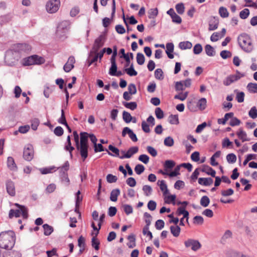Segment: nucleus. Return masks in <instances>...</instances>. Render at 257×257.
<instances>
[{
	"label": "nucleus",
	"mask_w": 257,
	"mask_h": 257,
	"mask_svg": "<svg viewBox=\"0 0 257 257\" xmlns=\"http://www.w3.org/2000/svg\"><path fill=\"white\" fill-rule=\"evenodd\" d=\"M200 204L204 207H206L208 206L210 203V199L207 196H203L200 199Z\"/></svg>",
	"instance_id": "ea45409f"
},
{
	"label": "nucleus",
	"mask_w": 257,
	"mask_h": 257,
	"mask_svg": "<svg viewBox=\"0 0 257 257\" xmlns=\"http://www.w3.org/2000/svg\"><path fill=\"white\" fill-rule=\"evenodd\" d=\"M184 244L186 247H191L193 251L198 250L201 246L200 242L196 240L189 239L184 242Z\"/></svg>",
	"instance_id": "9b49d317"
},
{
	"label": "nucleus",
	"mask_w": 257,
	"mask_h": 257,
	"mask_svg": "<svg viewBox=\"0 0 257 257\" xmlns=\"http://www.w3.org/2000/svg\"><path fill=\"white\" fill-rule=\"evenodd\" d=\"M206 99L205 98H202L197 102V108L201 110H204L206 106Z\"/></svg>",
	"instance_id": "72a5a7b5"
},
{
	"label": "nucleus",
	"mask_w": 257,
	"mask_h": 257,
	"mask_svg": "<svg viewBox=\"0 0 257 257\" xmlns=\"http://www.w3.org/2000/svg\"><path fill=\"white\" fill-rule=\"evenodd\" d=\"M192 46V43L189 41L181 42L179 44V48L182 50L191 49Z\"/></svg>",
	"instance_id": "c9c22d12"
},
{
	"label": "nucleus",
	"mask_w": 257,
	"mask_h": 257,
	"mask_svg": "<svg viewBox=\"0 0 257 257\" xmlns=\"http://www.w3.org/2000/svg\"><path fill=\"white\" fill-rule=\"evenodd\" d=\"M15 205L18 208L17 209H11L9 212V216L10 218L13 217H18L22 215L24 218H27L28 216V210L25 206L15 203Z\"/></svg>",
	"instance_id": "20e7f679"
},
{
	"label": "nucleus",
	"mask_w": 257,
	"mask_h": 257,
	"mask_svg": "<svg viewBox=\"0 0 257 257\" xmlns=\"http://www.w3.org/2000/svg\"><path fill=\"white\" fill-rule=\"evenodd\" d=\"M213 182V179L211 178H199L198 179V183L205 186L211 185Z\"/></svg>",
	"instance_id": "aec40b11"
},
{
	"label": "nucleus",
	"mask_w": 257,
	"mask_h": 257,
	"mask_svg": "<svg viewBox=\"0 0 257 257\" xmlns=\"http://www.w3.org/2000/svg\"><path fill=\"white\" fill-rule=\"evenodd\" d=\"M237 41L241 49L247 53H250L253 49V46L249 35L246 33L240 34L237 38Z\"/></svg>",
	"instance_id": "7ed1b4c3"
},
{
	"label": "nucleus",
	"mask_w": 257,
	"mask_h": 257,
	"mask_svg": "<svg viewBox=\"0 0 257 257\" xmlns=\"http://www.w3.org/2000/svg\"><path fill=\"white\" fill-rule=\"evenodd\" d=\"M117 71V65L116 63H111V67L109 68V74L111 76H114Z\"/></svg>",
	"instance_id": "5fc2aeb1"
},
{
	"label": "nucleus",
	"mask_w": 257,
	"mask_h": 257,
	"mask_svg": "<svg viewBox=\"0 0 257 257\" xmlns=\"http://www.w3.org/2000/svg\"><path fill=\"white\" fill-rule=\"evenodd\" d=\"M89 134L86 132H81L80 134L79 145H88V139Z\"/></svg>",
	"instance_id": "393cba45"
},
{
	"label": "nucleus",
	"mask_w": 257,
	"mask_h": 257,
	"mask_svg": "<svg viewBox=\"0 0 257 257\" xmlns=\"http://www.w3.org/2000/svg\"><path fill=\"white\" fill-rule=\"evenodd\" d=\"M7 191L11 196H14L16 194L15 186L12 181H8L6 183Z\"/></svg>",
	"instance_id": "dca6fc26"
},
{
	"label": "nucleus",
	"mask_w": 257,
	"mask_h": 257,
	"mask_svg": "<svg viewBox=\"0 0 257 257\" xmlns=\"http://www.w3.org/2000/svg\"><path fill=\"white\" fill-rule=\"evenodd\" d=\"M75 62V58L73 56H70L68 58L67 63L64 65L63 69L66 72H70L74 67V64Z\"/></svg>",
	"instance_id": "4468645a"
},
{
	"label": "nucleus",
	"mask_w": 257,
	"mask_h": 257,
	"mask_svg": "<svg viewBox=\"0 0 257 257\" xmlns=\"http://www.w3.org/2000/svg\"><path fill=\"white\" fill-rule=\"evenodd\" d=\"M137 62L139 65H142L144 64L145 60L144 55L141 53H138L137 54Z\"/></svg>",
	"instance_id": "c03bdc74"
},
{
	"label": "nucleus",
	"mask_w": 257,
	"mask_h": 257,
	"mask_svg": "<svg viewBox=\"0 0 257 257\" xmlns=\"http://www.w3.org/2000/svg\"><path fill=\"white\" fill-rule=\"evenodd\" d=\"M123 105L127 108H129L132 110H134L137 107V104L136 102H123Z\"/></svg>",
	"instance_id": "4c0bfd02"
},
{
	"label": "nucleus",
	"mask_w": 257,
	"mask_h": 257,
	"mask_svg": "<svg viewBox=\"0 0 257 257\" xmlns=\"http://www.w3.org/2000/svg\"><path fill=\"white\" fill-rule=\"evenodd\" d=\"M165 196V202L168 204H170L172 202H174L176 199L175 195H170L168 196Z\"/></svg>",
	"instance_id": "13d9d810"
},
{
	"label": "nucleus",
	"mask_w": 257,
	"mask_h": 257,
	"mask_svg": "<svg viewBox=\"0 0 257 257\" xmlns=\"http://www.w3.org/2000/svg\"><path fill=\"white\" fill-rule=\"evenodd\" d=\"M45 62V60L43 57L37 55H34L23 59L22 60V64L24 66L41 65L44 63Z\"/></svg>",
	"instance_id": "39448f33"
},
{
	"label": "nucleus",
	"mask_w": 257,
	"mask_h": 257,
	"mask_svg": "<svg viewBox=\"0 0 257 257\" xmlns=\"http://www.w3.org/2000/svg\"><path fill=\"white\" fill-rule=\"evenodd\" d=\"M122 118L124 121L126 123L130 122L132 120V116L131 114L125 111H124L122 113Z\"/></svg>",
	"instance_id": "37998d69"
},
{
	"label": "nucleus",
	"mask_w": 257,
	"mask_h": 257,
	"mask_svg": "<svg viewBox=\"0 0 257 257\" xmlns=\"http://www.w3.org/2000/svg\"><path fill=\"white\" fill-rule=\"evenodd\" d=\"M105 41V36L104 34H101L97 38L94 42L91 50L90 52V57L93 55V53H97L99 49L102 47Z\"/></svg>",
	"instance_id": "0eeeda50"
},
{
	"label": "nucleus",
	"mask_w": 257,
	"mask_h": 257,
	"mask_svg": "<svg viewBox=\"0 0 257 257\" xmlns=\"http://www.w3.org/2000/svg\"><path fill=\"white\" fill-rule=\"evenodd\" d=\"M248 90L251 93H257V84L249 83L247 85Z\"/></svg>",
	"instance_id": "a19ab883"
},
{
	"label": "nucleus",
	"mask_w": 257,
	"mask_h": 257,
	"mask_svg": "<svg viewBox=\"0 0 257 257\" xmlns=\"http://www.w3.org/2000/svg\"><path fill=\"white\" fill-rule=\"evenodd\" d=\"M165 223L163 220L159 219L155 223V227L157 229L161 230L164 227Z\"/></svg>",
	"instance_id": "774afa93"
},
{
	"label": "nucleus",
	"mask_w": 257,
	"mask_h": 257,
	"mask_svg": "<svg viewBox=\"0 0 257 257\" xmlns=\"http://www.w3.org/2000/svg\"><path fill=\"white\" fill-rule=\"evenodd\" d=\"M34 156V148L31 144H27L24 148L23 158L28 161H31Z\"/></svg>",
	"instance_id": "9d476101"
},
{
	"label": "nucleus",
	"mask_w": 257,
	"mask_h": 257,
	"mask_svg": "<svg viewBox=\"0 0 257 257\" xmlns=\"http://www.w3.org/2000/svg\"><path fill=\"white\" fill-rule=\"evenodd\" d=\"M124 71L130 76H135L138 74V72L134 69L133 63L130 65L129 68H125Z\"/></svg>",
	"instance_id": "cd10ccee"
},
{
	"label": "nucleus",
	"mask_w": 257,
	"mask_h": 257,
	"mask_svg": "<svg viewBox=\"0 0 257 257\" xmlns=\"http://www.w3.org/2000/svg\"><path fill=\"white\" fill-rule=\"evenodd\" d=\"M69 23L66 21H63L58 25L56 35L59 38L64 39L66 38V34L69 29Z\"/></svg>",
	"instance_id": "423d86ee"
},
{
	"label": "nucleus",
	"mask_w": 257,
	"mask_h": 257,
	"mask_svg": "<svg viewBox=\"0 0 257 257\" xmlns=\"http://www.w3.org/2000/svg\"><path fill=\"white\" fill-rule=\"evenodd\" d=\"M240 76L238 75H230L227 76L223 82V83L225 86H228L232 83L237 81L240 79Z\"/></svg>",
	"instance_id": "2eb2a0df"
},
{
	"label": "nucleus",
	"mask_w": 257,
	"mask_h": 257,
	"mask_svg": "<svg viewBox=\"0 0 257 257\" xmlns=\"http://www.w3.org/2000/svg\"><path fill=\"white\" fill-rule=\"evenodd\" d=\"M158 185L160 186V188L163 192L164 196H166L169 194V190L164 180L158 181Z\"/></svg>",
	"instance_id": "5701e85b"
},
{
	"label": "nucleus",
	"mask_w": 257,
	"mask_h": 257,
	"mask_svg": "<svg viewBox=\"0 0 257 257\" xmlns=\"http://www.w3.org/2000/svg\"><path fill=\"white\" fill-rule=\"evenodd\" d=\"M187 108L189 110L195 112L197 110V102L195 98H192L187 103Z\"/></svg>",
	"instance_id": "a211bd4d"
},
{
	"label": "nucleus",
	"mask_w": 257,
	"mask_h": 257,
	"mask_svg": "<svg viewBox=\"0 0 257 257\" xmlns=\"http://www.w3.org/2000/svg\"><path fill=\"white\" fill-rule=\"evenodd\" d=\"M219 13L222 18H227L228 17L229 13L227 10L223 7H220L219 10Z\"/></svg>",
	"instance_id": "8fccbe9b"
},
{
	"label": "nucleus",
	"mask_w": 257,
	"mask_h": 257,
	"mask_svg": "<svg viewBox=\"0 0 257 257\" xmlns=\"http://www.w3.org/2000/svg\"><path fill=\"white\" fill-rule=\"evenodd\" d=\"M15 234L13 231L3 232L0 234V247L5 249L12 248L15 243Z\"/></svg>",
	"instance_id": "f03ea898"
},
{
	"label": "nucleus",
	"mask_w": 257,
	"mask_h": 257,
	"mask_svg": "<svg viewBox=\"0 0 257 257\" xmlns=\"http://www.w3.org/2000/svg\"><path fill=\"white\" fill-rule=\"evenodd\" d=\"M4 257H21V254L19 251L11 250L8 251Z\"/></svg>",
	"instance_id": "58836bf2"
},
{
	"label": "nucleus",
	"mask_w": 257,
	"mask_h": 257,
	"mask_svg": "<svg viewBox=\"0 0 257 257\" xmlns=\"http://www.w3.org/2000/svg\"><path fill=\"white\" fill-rule=\"evenodd\" d=\"M43 228L44 229V233L45 235L48 236L50 235L52 232L53 231V228L52 226L47 224H45L43 225Z\"/></svg>",
	"instance_id": "f704fd0d"
},
{
	"label": "nucleus",
	"mask_w": 257,
	"mask_h": 257,
	"mask_svg": "<svg viewBox=\"0 0 257 257\" xmlns=\"http://www.w3.org/2000/svg\"><path fill=\"white\" fill-rule=\"evenodd\" d=\"M155 114L158 119H161L164 117V112L160 107H157L156 108Z\"/></svg>",
	"instance_id": "69168bd1"
},
{
	"label": "nucleus",
	"mask_w": 257,
	"mask_h": 257,
	"mask_svg": "<svg viewBox=\"0 0 257 257\" xmlns=\"http://www.w3.org/2000/svg\"><path fill=\"white\" fill-rule=\"evenodd\" d=\"M218 20L214 17L211 18L209 23V30L213 31L216 30L218 26Z\"/></svg>",
	"instance_id": "412c9836"
},
{
	"label": "nucleus",
	"mask_w": 257,
	"mask_h": 257,
	"mask_svg": "<svg viewBox=\"0 0 257 257\" xmlns=\"http://www.w3.org/2000/svg\"><path fill=\"white\" fill-rule=\"evenodd\" d=\"M177 213L178 215H183L184 218H186V221L188 222L189 212L185 209L184 207H179L177 210Z\"/></svg>",
	"instance_id": "c85d7f7f"
},
{
	"label": "nucleus",
	"mask_w": 257,
	"mask_h": 257,
	"mask_svg": "<svg viewBox=\"0 0 257 257\" xmlns=\"http://www.w3.org/2000/svg\"><path fill=\"white\" fill-rule=\"evenodd\" d=\"M175 89L176 91H182L185 89L183 81H178L175 84Z\"/></svg>",
	"instance_id": "338daca9"
},
{
	"label": "nucleus",
	"mask_w": 257,
	"mask_h": 257,
	"mask_svg": "<svg viewBox=\"0 0 257 257\" xmlns=\"http://www.w3.org/2000/svg\"><path fill=\"white\" fill-rule=\"evenodd\" d=\"M7 165L8 168L12 170H15L17 169V166L15 163L14 159L11 157H9L8 158Z\"/></svg>",
	"instance_id": "7c9ffc66"
},
{
	"label": "nucleus",
	"mask_w": 257,
	"mask_h": 257,
	"mask_svg": "<svg viewBox=\"0 0 257 257\" xmlns=\"http://www.w3.org/2000/svg\"><path fill=\"white\" fill-rule=\"evenodd\" d=\"M236 135L242 142L248 141L249 140L247 137L246 133L241 128L239 129L238 131L236 133Z\"/></svg>",
	"instance_id": "b1692460"
},
{
	"label": "nucleus",
	"mask_w": 257,
	"mask_h": 257,
	"mask_svg": "<svg viewBox=\"0 0 257 257\" xmlns=\"http://www.w3.org/2000/svg\"><path fill=\"white\" fill-rule=\"evenodd\" d=\"M39 120L38 118H35L32 119L31 120V127L32 128L36 131L37 129V127L39 124Z\"/></svg>",
	"instance_id": "e2e57ef3"
},
{
	"label": "nucleus",
	"mask_w": 257,
	"mask_h": 257,
	"mask_svg": "<svg viewBox=\"0 0 257 257\" xmlns=\"http://www.w3.org/2000/svg\"><path fill=\"white\" fill-rule=\"evenodd\" d=\"M248 115L253 119H255L257 117V109L255 106H253L251 108L248 112Z\"/></svg>",
	"instance_id": "864d4df0"
},
{
	"label": "nucleus",
	"mask_w": 257,
	"mask_h": 257,
	"mask_svg": "<svg viewBox=\"0 0 257 257\" xmlns=\"http://www.w3.org/2000/svg\"><path fill=\"white\" fill-rule=\"evenodd\" d=\"M129 242L127 243V246L130 248H133L136 246V238L135 235L134 234H131L128 236L127 237Z\"/></svg>",
	"instance_id": "2f4dec72"
},
{
	"label": "nucleus",
	"mask_w": 257,
	"mask_h": 257,
	"mask_svg": "<svg viewBox=\"0 0 257 257\" xmlns=\"http://www.w3.org/2000/svg\"><path fill=\"white\" fill-rule=\"evenodd\" d=\"M175 8L178 14L182 15L184 13L185 7L182 3L177 4Z\"/></svg>",
	"instance_id": "052dcab7"
},
{
	"label": "nucleus",
	"mask_w": 257,
	"mask_h": 257,
	"mask_svg": "<svg viewBox=\"0 0 257 257\" xmlns=\"http://www.w3.org/2000/svg\"><path fill=\"white\" fill-rule=\"evenodd\" d=\"M155 78L159 80H162L164 78L163 72L161 69H157L155 71Z\"/></svg>",
	"instance_id": "de8ad7c7"
},
{
	"label": "nucleus",
	"mask_w": 257,
	"mask_h": 257,
	"mask_svg": "<svg viewBox=\"0 0 257 257\" xmlns=\"http://www.w3.org/2000/svg\"><path fill=\"white\" fill-rule=\"evenodd\" d=\"M227 257H240L238 252L231 249L227 250L225 252Z\"/></svg>",
	"instance_id": "e433bc0d"
},
{
	"label": "nucleus",
	"mask_w": 257,
	"mask_h": 257,
	"mask_svg": "<svg viewBox=\"0 0 257 257\" xmlns=\"http://www.w3.org/2000/svg\"><path fill=\"white\" fill-rule=\"evenodd\" d=\"M69 168V164L68 161L65 162L64 165L61 167L60 170V175L62 182L66 186H68L70 183V180L68 178L67 173Z\"/></svg>",
	"instance_id": "6e6552de"
},
{
	"label": "nucleus",
	"mask_w": 257,
	"mask_h": 257,
	"mask_svg": "<svg viewBox=\"0 0 257 257\" xmlns=\"http://www.w3.org/2000/svg\"><path fill=\"white\" fill-rule=\"evenodd\" d=\"M174 51V45L172 43H168L166 44V53L170 59H173L174 55L172 54Z\"/></svg>",
	"instance_id": "4be33fe9"
},
{
	"label": "nucleus",
	"mask_w": 257,
	"mask_h": 257,
	"mask_svg": "<svg viewBox=\"0 0 257 257\" xmlns=\"http://www.w3.org/2000/svg\"><path fill=\"white\" fill-rule=\"evenodd\" d=\"M169 121L171 124H177L179 123L178 117L176 115H171L169 117Z\"/></svg>",
	"instance_id": "49530a36"
},
{
	"label": "nucleus",
	"mask_w": 257,
	"mask_h": 257,
	"mask_svg": "<svg viewBox=\"0 0 257 257\" xmlns=\"http://www.w3.org/2000/svg\"><path fill=\"white\" fill-rule=\"evenodd\" d=\"M120 195V190L119 189H113L110 193V199L113 202H116L117 200V197Z\"/></svg>",
	"instance_id": "bb28decb"
},
{
	"label": "nucleus",
	"mask_w": 257,
	"mask_h": 257,
	"mask_svg": "<svg viewBox=\"0 0 257 257\" xmlns=\"http://www.w3.org/2000/svg\"><path fill=\"white\" fill-rule=\"evenodd\" d=\"M99 241L96 238L95 236L92 238L91 244L95 250H98L99 248Z\"/></svg>",
	"instance_id": "603ef678"
},
{
	"label": "nucleus",
	"mask_w": 257,
	"mask_h": 257,
	"mask_svg": "<svg viewBox=\"0 0 257 257\" xmlns=\"http://www.w3.org/2000/svg\"><path fill=\"white\" fill-rule=\"evenodd\" d=\"M232 233L229 230H227L225 231L223 235L221 238V242L222 244H225L227 241L232 237Z\"/></svg>",
	"instance_id": "a878e982"
},
{
	"label": "nucleus",
	"mask_w": 257,
	"mask_h": 257,
	"mask_svg": "<svg viewBox=\"0 0 257 257\" xmlns=\"http://www.w3.org/2000/svg\"><path fill=\"white\" fill-rule=\"evenodd\" d=\"M226 160L229 163H234L236 161V157L233 153L229 154L226 156Z\"/></svg>",
	"instance_id": "09e8293b"
},
{
	"label": "nucleus",
	"mask_w": 257,
	"mask_h": 257,
	"mask_svg": "<svg viewBox=\"0 0 257 257\" xmlns=\"http://www.w3.org/2000/svg\"><path fill=\"white\" fill-rule=\"evenodd\" d=\"M158 14L157 8L151 9L148 12V17L149 19H154Z\"/></svg>",
	"instance_id": "79ce46f5"
},
{
	"label": "nucleus",
	"mask_w": 257,
	"mask_h": 257,
	"mask_svg": "<svg viewBox=\"0 0 257 257\" xmlns=\"http://www.w3.org/2000/svg\"><path fill=\"white\" fill-rule=\"evenodd\" d=\"M144 170L145 167L143 165L141 164L137 165L135 168V171L138 175L142 174L144 171Z\"/></svg>",
	"instance_id": "bf43d9fd"
},
{
	"label": "nucleus",
	"mask_w": 257,
	"mask_h": 257,
	"mask_svg": "<svg viewBox=\"0 0 257 257\" xmlns=\"http://www.w3.org/2000/svg\"><path fill=\"white\" fill-rule=\"evenodd\" d=\"M249 15V11L248 9H244L239 13V17L242 19H246Z\"/></svg>",
	"instance_id": "6e6d98bb"
},
{
	"label": "nucleus",
	"mask_w": 257,
	"mask_h": 257,
	"mask_svg": "<svg viewBox=\"0 0 257 257\" xmlns=\"http://www.w3.org/2000/svg\"><path fill=\"white\" fill-rule=\"evenodd\" d=\"M128 91L131 95L135 94L137 93V88L136 85L131 83L128 86Z\"/></svg>",
	"instance_id": "4d7b16f0"
},
{
	"label": "nucleus",
	"mask_w": 257,
	"mask_h": 257,
	"mask_svg": "<svg viewBox=\"0 0 257 257\" xmlns=\"http://www.w3.org/2000/svg\"><path fill=\"white\" fill-rule=\"evenodd\" d=\"M164 145L167 147H172L174 145V140L171 137H168L164 140Z\"/></svg>",
	"instance_id": "3c124183"
},
{
	"label": "nucleus",
	"mask_w": 257,
	"mask_h": 257,
	"mask_svg": "<svg viewBox=\"0 0 257 257\" xmlns=\"http://www.w3.org/2000/svg\"><path fill=\"white\" fill-rule=\"evenodd\" d=\"M75 145L77 150L80 153L83 161H84L88 157V145H79V143H78Z\"/></svg>",
	"instance_id": "f8f14e48"
},
{
	"label": "nucleus",
	"mask_w": 257,
	"mask_h": 257,
	"mask_svg": "<svg viewBox=\"0 0 257 257\" xmlns=\"http://www.w3.org/2000/svg\"><path fill=\"white\" fill-rule=\"evenodd\" d=\"M202 51V47L201 44H197L193 48V52L195 54H199Z\"/></svg>",
	"instance_id": "0e129e2a"
},
{
	"label": "nucleus",
	"mask_w": 257,
	"mask_h": 257,
	"mask_svg": "<svg viewBox=\"0 0 257 257\" xmlns=\"http://www.w3.org/2000/svg\"><path fill=\"white\" fill-rule=\"evenodd\" d=\"M142 189L145 195L147 196H150L152 194L153 191L152 187L150 186L147 185H144Z\"/></svg>",
	"instance_id": "a18cd8bd"
},
{
	"label": "nucleus",
	"mask_w": 257,
	"mask_h": 257,
	"mask_svg": "<svg viewBox=\"0 0 257 257\" xmlns=\"http://www.w3.org/2000/svg\"><path fill=\"white\" fill-rule=\"evenodd\" d=\"M108 149H109V150H110V151H111L112 153H114V154H112L108 150H107V149H105V151L107 152V154L109 155L112 156L117 157L119 158V157H120L119 156V150L117 148L114 147V146H113L111 145H110L108 146Z\"/></svg>",
	"instance_id": "6ab92c4d"
},
{
	"label": "nucleus",
	"mask_w": 257,
	"mask_h": 257,
	"mask_svg": "<svg viewBox=\"0 0 257 257\" xmlns=\"http://www.w3.org/2000/svg\"><path fill=\"white\" fill-rule=\"evenodd\" d=\"M139 151V148L137 147H133L130 148L126 154L124 155H122L119 157V158L121 159H123L124 158H130L134 154L137 153Z\"/></svg>",
	"instance_id": "f3484780"
},
{
	"label": "nucleus",
	"mask_w": 257,
	"mask_h": 257,
	"mask_svg": "<svg viewBox=\"0 0 257 257\" xmlns=\"http://www.w3.org/2000/svg\"><path fill=\"white\" fill-rule=\"evenodd\" d=\"M60 0H49L46 4V10L49 13H55L59 9Z\"/></svg>",
	"instance_id": "1a4fd4ad"
},
{
	"label": "nucleus",
	"mask_w": 257,
	"mask_h": 257,
	"mask_svg": "<svg viewBox=\"0 0 257 257\" xmlns=\"http://www.w3.org/2000/svg\"><path fill=\"white\" fill-rule=\"evenodd\" d=\"M170 231L174 236L178 237L180 234L181 229L178 225H172L170 226Z\"/></svg>",
	"instance_id": "c756f323"
},
{
	"label": "nucleus",
	"mask_w": 257,
	"mask_h": 257,
	"mask_svg": "<svg viewBox=\"0 0 257 257\" xmlns=\"http://www.w3.org/2000/svg\"><path fill=\"white\" fill-rule=\"evenodd\" d=\"M126 134L128 135L129 137L133 142H136L138 141V138L136 134L128 127L123 128L122 132V136L124 137Z\"/></svg>",
	"instance_id": "ddd939ff"
},
{
	"label": "nucleus",
	"mask_w": 257,
	"mask_h": 257,
	"mask_svg": "<svg viewBox=\"0 0 257 257\" xmlns=\"http://www.w3.org/2000/svg\"><path fill=\"white\" fill-rule=\"evenodd\" d=\"M204 222L203 218L201 216H195L193 218V223L195 224H202Z\"/></svg>",
	"instance_id": "680f3d73"
},
{
	"label": "nucleus",
	"mask_w": 257,
	"mask_h": 257,
	"mask_svg": "<svg viewBox=\"0 0 257 257\" xmlns=\"http://www.w3.org/2000/svg\"><path fill=\"white\" fill-rule=\"evenodd\" d=\"M30 49V46L26 44H17L13 50L7 51L5 56V62L10 66H14L19 60L18 53L17 51H26Z\"/></svg>",
	"instance_id": "f257e3e1"
},
{
	"label": "nucleus",
	"mask_w": 257,
	"mask_h": 257,
	"mask_svg": "<svg viewBox=\"0 0 257 257\" xmlns=\"http://www.w3.org/2000/svg\"><path fill=\"white\" fill-rule=\"evenodd\" d=\"M205 51L206 54L209 56H214L215 54L214 48L210 45L207 44L205 46Z\"/></svg>",
	"instance_id": "473e14b6"
}]
</instances>
